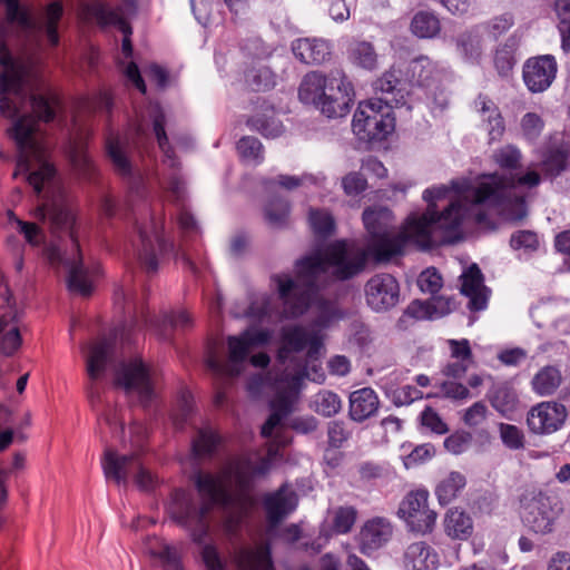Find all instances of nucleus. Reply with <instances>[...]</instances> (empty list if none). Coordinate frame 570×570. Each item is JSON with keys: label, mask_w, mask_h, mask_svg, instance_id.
Wrapping results in <instances>:
<instances>
[{"label": "nucleus", "mask_w": 570, "mask_h": 570, "mask_svg": "<svg viewBox=\"0 0 570 570\" xmlns=\"http://www.w3.org/2000/svg\"><path fill=\"white\" fill-rule=\"evenodd\" d=\"M6 4L7 21L0 24V114L11 119L9 137L16 142L20 157L14 177L23 175L40 195L56 185V169L48 159V146L38 120L46 122L55 118L51 102L38 95H28L24 86V70L11 56L4 42L6 24H17L31 40L40 46L46 39L50 47L59 43L58 23L63 8L60 1H52L37 14L30 17L20 9L18 0H0Z\"/></svg>", "instance_id": "nucleus-1"}, {"label": "nucleus", "mask_w": 570, "mask_h": 570, "mask_svg": "<svg viewBox=\"0 0 570 570\" xmlns=\"http://www.w3.org/2000/svg\"><path fill=\"white\" fill-rule=\"evenodd\" d=\"M323 383L325 374L320 366L306 365L303 371H283L275 375L273 387L275 395L271 401L272 413L262 426L264 438H273L266 456L258 452L244 453L233 458L218 475L198 472L194 483L200 502L185 490H175L167 503L169 518L188 531L191 540L203 544L209 533V513L215 504L228 505L233 494L248 493L255 479L265 476L278 455V448L285 446L291 439L285 435L284 420L294 411L304 379Z\"/></svg>", "instance_id": "nucleus-2"}, {"label": "nucleus", "mask_w": 570, "mask_h": 570, "mask_svg": "<svg viewBox=\"0 0 570 570\" xmlns=\"http://www.w3.org/2000/svg\"><path fill=\"white\" fill-rule=\"evenodd\" d=\"M364 226L368 233L365 247L345 240L330 245L325 252L299 261L296 265V278L288 275H275L279 298L286 317L302 315L308 306L316 304L325 316L318 325H325L332 314V304L320 293L331 282L346 281L360 274L372 257L376 263H387L402 253L406 243L415 240L406 235L409 218L401 232H397L392 212L384 206H374L363 212Z\"/></svg>", "instance_id": "nucleus-3"}, {"label": "nucleus", "mask_w": 570, "mask_h": 570, "mask_svg": "<svg viewBox=\"0 0 570 570\" xmlns=\"http://www.w3.org/2000/svg\"><path fill=\"white\" fill-rule=\"evenodd\" d=\"M478 180H452L451 185L428 188L423 199L428 203L423 214H411L406 235H410L421 248L452 243L459 238L461 225L468 214V205H484L471 195Z\"/></svg>", "instance_id": "nucleus-4"}, {"label": "nucleus", "mask_w": 570, "mask_h": 570, "mask_svg": "<svg viewBox=\"0 0 570 570\" xmlns=\"http://www.w3.org/2000/svg\"><path fill=\"white\" fill-rule=\"evenodd\" d=\"M32 216L40 222L48 219L53 230L68 235L69 248L62 253L58 247H51L48 253L49 259L52 264H61L67 268V285L70 292L89 296L94 291L98 267H87L82 262L71 210L60 199L46 200L32 210Z\"/></svg>", "instance_id": "nucleus-5"}, {"label": "nucleus", "mask_w": 570, "mask_h": 570, "mask_svg": "<svg viewBox=\"0 0 570 570\" xmlns=\"http://www.w3.org/2000/svg\"><path fill=\"white\" fill-rule=\"evenodd\" d=\"M541 177L537 171H528L523 175H483L478 179V186L472 189V196L476 202L487 203L510 220L523 219L528 212L522 187L539 185Z\"/></svg>", "instance_id": "nucleus-6"}, {"label": "nucleus", "mask_w": 570, "mask_h": 570, "mask_svg": "<svg viewBox=\"0 0 570 570\" xmlns=\"http://www.w3.org/2000/svg\"><path fill=\"white\" fill-rule=\"evenodd\" d=\"M148 117L153 124V131L157 139L158 146L164 154V165L171 169V173L164 174L158 178L159 186L164 188L173 202H175L179 208L177 214L178 225L181 230L186 233L197 232V224L194 216L185 208V183L179 176L178 160L169 146L168 137L165 130L166 117L158 104H153L148 108Z\"/></svg>", "instance_id": "nucleus-7"}, {"label": "nucleus", "mask_w": 570, "mask_h": 570, "mask_svg": "<svg viewBox=\"0 0 570 570\" xmlns=\"http://www.w3.org/2000/svg\"><path fill=\"white\" fill-rule=\"evenodd\" d=\"M115 384L144 407L157 397L158 376L139 357L122 361L115 367Z\"/></svg>", "instance_id": "nucleus-8"}, {"label": "nucleus", "mask_w": 570, "mask_h": 570, "mask_svg": "<svg viewBox=\"0 0 570 570\" xmlns=\"http://www.w3.org/2000/svg\"><path fill=\"white\" fill-rule=\"evenodd\" d=\"M271 338L266 331L246 330L237 336H228V354L226 360H219L212 354L207 367L216 375L234 377L242 373L253 348L265 345Z\"/></svg>", "instance_id": "nucleus-9"}, {"label": "nucleus", "mask_w": 570, "mask_h": 570, "mask_svg": "<svg viewBox=\"0 0 570 570\" xmlns=\"http://www.w3.org/2000/svg\"><path fill=\"white\" fill-rule=\"evenodd\" d=\"M102 470L106 479L117 484L127 485L130 478L141 491H151L158 479L147 470L136 453L118 454L112 449H106L102 458Z\"/></svg>", "instance_id": "nucleus-10"}, {"label": "nucleus", "mask_w": 570, "mask_h": 570, "mask_svg": "<svg viewBox=\"0 0 570 570\" xmlns=\"http://www.w3.org/2000/svg\"><path fill=\"white\" fill-rule=\"evenodd\" d=\"M392 108L382 99L360 102L352 120L353 132L363 141H381L394 130Z\"/></svg>", "instance_id": "nucleus-11"}, {"label": "nucleus", "mask_w": 570, "mask_h": 570, "mask_svg": "<svg viewBox=\"0 0 570 570\" xmlns=\"http://www.w3.org/2000/svg\"><path fill=\"white\" fill-rule=\"evenodd\" d=\"M22 311L8 286H0V355H14L22 344Z\"/></svg>", "instance_id": "nucleus-12"}, {"label": "nucleus", "mask_w": 570, "mask_h": 570, "mask_svg": "<svg viewBox=\"0 0 570 570\" xmlns=\"http://www.w3.org/2000/svg\"><path fill=\"white\" fill-rule=\"evenodd\" d=\"M428 500V490L419 489L409 492L400 503L397 513L413 532L425 534L434 528L436 512L429 508Z\"/></svg>", "instance_id": "nucleus-13"}, {"label": "nucleus", "mask_w": 570, "mask_h": 570, "mask_svg": "<svg viewBox=\"0 0 570 570\" xmlns=\"http://www.w3.org/2000/svg\"><path fill=\"white\" fill-rule=\"evenodd\" d=\"M106 151L115 171L128 180L130 193L142 197L145 194L144 178L132 166L129 156L131 145L128 139H121L118 136L109 134L106 137Z\"/></svg>", "instance_id": "nucleus-14"}, {"label": "nucleus", "mask_w": 570, "mask_h": 570, "mask_svg": "<svg viewBox=\"0 0 570 570\" xmlns=\"http://www.w3.org/2000/svg\"><path fill=\"white\" fill-rule=\"evenodd\" d=\"M364 297L366 305L372 311L387 312L400 301V284L392 274H374L364 285Z\"/></svg>", "instance_id": "nucleus-15"}, {"label": "nucleus", "mask_w": 570, "mask_h": 570, "mask_svg": "<svg viewBox=\"0 0 570 570\" xmlns=\"http://www.w3.org/2000/svg\"><path fill=\"white\" fill-rule=\"evenodd\" d=\"M91 11L100 24L117 27L124 33L121 49L127 58L130 57L132 53L130 40L132 30L127 20L136 11L135 0H122L116 8L97 3L92 7Z\"/></svg>", "instance_id": "nucleus-16"}, {"label": "nucleus", "mask_w": 570, "mask_h": 570, "mask_svg": "<svg viewBox=\"0 0 570 570\" xmlns=\"http://www.w3.org/2000/svg\"><path fill=\"white\" fill-rule=\"evenodd\" d=\"M568 417L567 407L554 401H544L532 406L527 414V425L531 433L549 435L559 431Z\"/></svg>", "instance_id": "nucleus-17"}, {"label": "nucleus", "mask_w": 570, "mask_h": 570, "mask_svg": "<svg viewBox=\"0 0 570 570\" xmlns=\"http://www.w3.org/2000/svg\"><path fill=\"white\" fill-rule=\"evenodd\" d=\"M327 94L318 105V109L328 118L344 117L353 102V87L351 82L336 71L330 75Z\"/></svg>", "instance_id": "nucleus-18"}, {"label": "nucleus", "mask_w": 570, "mask_h": 570, "mask_svg": "<svg viewBox=\"0 0 570 570\" xmlns=\"http://www.w3.org/2000/svg\"><path fill=\"white\" fill-rule=\"evenodd\" d=\"M83 350L88 352L86 361V370L90 379L88 396L94 402L99 397L96 381L105 374L107 366L114 361L115 342L111 338H101Z\"/></svg>", "instance_id": "nucleus-19"}, {"label": "nucleus", "mask_w": 570, "mask_h": 570, "mask_svg": "<svg viewBox=\"0 0 570 570\" xmlns=\"http://www.w3.org/2000/svg\"><path fill=\"white\" fill-rule=\"evenodd\" d=\"M297 497L286 485L269 493L264 499V509L267 517L266 534L269 538L276 535L277 527L283 519L296 509Z\"/></svg>", "instance_id": "nucleus-20"}, {"label": "nucleus", "mask_w": 570, "mask_h": 570, "mask_svg": "<svg viewBox=\"0 0 570 570\" xmlns=\"http://www.w3.org/2000/svg\"><path fill=\"white\" fill-rule=\"evenodd\" d=\"M307 348V357L316 361L321 354V337L314 331L302 326L286 327L283 331V346L279 350V357L287 358L292 352H301Z\"/></svg>", "instance_id": "nucleus-21"}, {"label": "nucleus", "mask_w": 570, "mask_h": 570, "mask_svg": "<svg viewBox=\"0 0 570 570\" xmlns=\"http://www.w3.org/2000/svg\"><path fill=\"white\" fill-rule=\"evenodd\" d=\"M521 519L523 524L534 533L546 534L552 531L553 515L548 498L535 495L521 501Z\"/></svg>", "instance_id": "nucleus-22"}, {"label": "nucleus", "mask_w": 570, "mask_h": 570, "mask_svg": "<svg viewBox=\"0 0 570 570\" xmlns=\"http://www.w3.org/2000/svg\"><path fill=\"white\" fill-rule=\"evenodd\" d=\"M557 62L553 56L546 55L529 59L523 67V79L532 92H542L553 82L557 75Z\"/></svg>", "instance_id": "nucleus-23"}, {"label": "nucleus", "mask_w": 570, "mask_h": 570, "mask_svg": "<svg viewBox=\"0 0 570 570\" xmlns=\"http://www.w3.org/2000/svg\"><path fill=\"white\" fill-rule=\"evenodd\" d=\"M161 227L153 223L151 233L139 229L140 247L138 249V259L146 273L153 274L158 269V254L167 250V243L161 236Z\"/></svg>", "instance_id": "nucleus-24"}, {"label": "nucleus", "mask_w": 570, "mask_h": 570, "mask_svg": "<svg viewBox=\"0 0 570 570\" xmlns=\"http://www.w3.org/2000/svg\"><path fill=\"white\" fill-rule=\"evenodd\" d=\"M461 293L469 297L468 307L471 311H482L487 307V287L483 275L476 264H472L461 275Z\"/></svg>", "instance_id": "nucleus-25"}, {"label": "nucleus", "mask_w": 570, "mask_h": 570, "mask_svg": "<svg viewBox=\"0 0 570 570\" xmlns=\"http://www.w3.org/2000/svg\"><path fill=\"white\" fill-rule=\"evenodd\" d=\"M380 406V400L371 387L353 391L348 397V416L352 421L362 423L374 416Z\"/></svg>", "instance_id": "nucleus-26"}, {"label": "nucleus", "mask_w": 570, "mask_h": 570, "mask_svg": "<svg viewBox=\"0 0 570 570\" xmlns=\"http://www.w3.org/2000/svg\"><path fill=\"white\" fill-rule=\"evenodd\" d=\"M393 529L391 523L384 518H374L368 520L360 532V544L364 553L381 548L386 543Z\"/></svg>", "instance_id": "nucleus-27"}, {"label": "nucleus", "mask_w": 570, "mask_h": 570, "mask_svg": "<svg viewBox=\"0 0 570 570\" xmlns=\"http://www.w3.org/2000/svg\"><path fill=\"white\" fill-rule=\"evenodd\" d=\"M455 306V301L452 297L438 296L426 302H412L405 309V314L416 320H433L450 314Z\"/></svg>", "instance_id": "nucleus-28"}, {"label": "nucleus", "mask_w": 570, "mask_h": 570, "mask_svg": "<svg viewBox=\"0 0 570 570\" xmlns=\"http://www.w3.org/2000/svg\"><path fill=\"white\" fill-rule=\"evenodd\" d=\"M474 106L480 114L482 127L488 132L490 140H498L504 132V121L498 106L487 96L480 95Z\"/></svg>", "instance_id": "nucleus-29"}, {"label": "nucleus", "mask_w": 570, "mask_h": 570, "mask_svg": "<svg viewBox=\"0 0 570 570\" xmlns=\"http://www.w3.org/2000/svg\"><path fill=\"white\" fill-rule=\"evenodd\" d=\"M292 50L297 59L307 65L322 63L331 56V46L323 39H297Z\"/></svg>", "instance_id": "nucleus-30"}, {"label": "nucleus", "mask_w": 570, "mask_h": 570, "mask_svg": "<svg viewBox=\"0 0 570 570\" xmlns=\"http://www.w3.org/2000/svg\"><path fill=\"white\" fill-rule=\"evenodd\" d=\"M330 76L324 77L318 72L307 73L299 86L298 97L302 102L314 105L316 108L327 94Z\"/></svg>", "instance_id": "nucleus-31"}, {"label": "nucleus", "mask_w": 570, "mask_h": 570, "mask_svg": "<svg viewBox=\"0 0 570 570\" xmlns=\"http://www.w3.org/2000/svg\"><path fill=\"white\" fill-rule=\"evenodd\" d=\"M438 563L436 552L423 541L410 544L405 551V564L412 570H435Z\"/></svg>", "instance_id": "nucleus-32"}, {"label": "nucleus", "mask_w": 570, "mask_h": 570, "mask_svg": "<svg viewBox=\"0 0 570 570\" xmlns=\"http://www.w3.org/2000/svg\"><path fill=\"white\" fill-rule=\"evenodd\" d=\"M401 83L402 81L395 70L386 71L376 80L375 89L382 94L379 99H382L384 106L394 108L405 102L403 90L400 88Z\"/></svg>", "instance_id": "nucleus-33"}, {"label": "nucleus", "mask_w": 570, "mask_h": 570, "mask_svg": "<svg viewBox=\"0 0 570 570\" xmlns=\"http://www.w3.org/2000/svg\"><path fill=\"white\" fill-rule=\"evenodd\" d=\"M456 50L464 61L478 63L482 56L481 28L476 27L461 33L456 38Z\"/></svg>", "instance_id": "nucleus-34"}, {"label": "nucleus", "mask_w": 570, "mask_h": 570, "mask_svg": "<svg viewBox=\"0 0 570 570\" xmlns=\"http://www.w3.org/2000/svg\"><path fill=\"white\" fill-rule=\"evenodd\" d=\"M239 566L243 570H273L269 546L259 544L254 549L243 550Z\"/></svg>", "instance_id": "nucleus-35"}, {"label": "nucleus", "mask_w": 570, "mask_h": 570, "mask_svg": "<svg viewBox=\"0 0 570 570\" xmlns=\"http://www.w3.org/2000/svg\"><path fill=\"white\" fill-rule=\"evenodd\" d=\"M448 535L465 540L472 534L473 525L471 518L458 509L450 510L444 520Z\"/></svg>", "instance_id": "nucleus-36"}, {"label": "nucleus", "mask_w": 570, "mask_h": 570, "mask_svg": "<svg viewBox=\"0 0 570 570\" xmlns=\"http://www.w3.org/2000/svg\"><path fill=\"white\" fill-rule=\"evenodd\" d=\"M68 156L75 169L83 177L90 179L95 173V167L87 154L86 142L82 138H77L69 142Z\"/></svg>", "instance_id": "nucleus-37"}, {"label": "nucleus", "mask_w": 570, "mask_h": 570, "mask_svg": "<svg viewBox=\"0 0 570 570\" xmlns=\"http://www.w3.org/2000/svg\"><path fill=\"white\" fill-rule=\"evenodd\" d=\"M465 476L452 471L443 478L435 488V494L441 504H448L456 498L459 492L465 487Z\"/></svg>", "instance_id": "nucleus-38"}, {"label": "nucleus", "mask_w": 570, "mask_h": 570, "mask_svg": "<svg viewBox=\"0 0 570 570\" xmlns=\"http://www.w3.org/2000/svg\"><path fill=\"white\" fill-rule=\"evenodd\" d=\"M348 59L353 65L372 70L376 67L377 55L368 41H354L348 48Z\"/></svg>", "instance_id": "nucleus-39"}, {"label": "nucleus", "mask_w": 570, "mask_h": 570, "mask_svg": "<svg viewBox=\"0 0 570 570\" xmlns=\"http://www.w3.org/2000/svg\"><path fill=\"white\" fill-rule=\"evenodd\" d=\"M440 30V20L432 12L419 11L412 18L411 31L419 38H434L439 35Z\"/></svg>", "instance_id": "nucleus-40"}, {"label": "nucleus", "mask_w": 570, "mask_h": 570, "mask_svg": "<svg viewBox=\"0 0 570 570\" xmlns=\"http://www.w3.org/2000/svg\"><path fill=\"white\" fill-rule=\"evenodd\" d=\"M490 400L492 406L507 417L514 413L519 406L517 392L508 385L497 386Z\"/></svg>", "instance_id": "nucleus-41"}, {"label": "nucleus", "mask_w": 570, "mask_h": 570, "mask_svg": "<svg viewBox=\"0 0 570 570\" xmlns=\"http://www.w3.org/2000/svg\"><path fill=\"white\" fill-rule=\"evenodd\" d=\"M561 384V373L553 366L540 370L532 380L533 390L541 396L553 394Z\"/></svg>", "instance_id": "nucleus-42"}, {"label": "nucleus", "mask_w": 570, "mask_h": 570, "mask_svg": "<svg viewBox=\"0 0 570 570\" xmlns=\"http://www.w3.org/2000/svg\"><path fill=\"white\" fill-rule=\"evenodd\" d=\"M312 409L324 417H332L342 410V400L335 392L322 390L314 395Z\"/></svg>", "instance_id": "nucleus-43"}, {"label": "nucleus", "mask_w": 570, "mask_h": 570, "mask_svg": "<svg viewBox=\"0 0 570 570\" xmlns=\"http://www.w3.org/2000/svg\"><path fill=\"white\" fill-rule=\"evenodd\" d=\"M8 222L9 224L14 225L18 233L24 237L29 245L39 246L42 244L45 235L42 229L36 223L24 222L17 217L11 210L8 212Z\"/></svg>", "instance_id": "nucleus-44"}, {"label": "nucleus", "mask_w": 570, "mask_h": 570, "mask_svg": "<svg viewBox=\"0 0 570 570\" xmlns=\"http://www.w3.org/2000/svg\"><path fill=\"white\" fill-rule=\"evenodd\" d=\"M247 85L255 91L267 90L274 87L275 76L266 66L253 67L245 73Z\"/></svg>", "instance_id": "nucleus-45"}, {"label": "nucleus", "mask_w": 570, "mask_h": 570, "mask_svg": "<svg viewBox=\"0 0 570 570\" xmlns=\"http://www.w3.org/2000/svg\"><path fill=\"white\" fill-rule=\"evenodd\" d=\"M218 443L219 438L210 428L200 429L191 443L193 453L197 458L210 455Z\"/></svg>", "instance_id": "nucleus-46"}, {"label": "nucleus", "mask_w": 570, "mask_h": 570, "mask_svg": "<svg viewBox=\"0 0 570 570\" xmlns=\"http://www.w3.org/2000/svg\"><path fill=\"white\" fill-rule=\"evenodd\" d=\"M289 217V204L284 199L271 200L265 207V218L273 228L285 226Z\"/></svg>", "instance_id": "nucleus-47"}, {"label": "nucleus", "mask_w": 570, "mask_h": 570, "mask_svg": "<svg viewBox=\"0 0 570 570\" xmlns=\"http://www.w3.org/2000/svg\"><path fill=\"white\" fill-rule=\"evenodd\" d=\"M499 433L502 443L510 450H521L525 445L523 431L513 424L500 423Z\"/></svg>", "instance_id": "nucleus-48"}, {"label": "nucleus", "mask_w": 570, "mask_h": 570, "mask_svg": "<svg viewBox=\"0 0 570 570\" xmlns=\"http://www.w3.org/2000/svg\"><path fill=\"white\" fill-rule=\"evenodd\" d=\"M326 432L328 446L333 449L342 448L352 435V431L342 420L330 421L326 426Z\"/></svg>", "instance_id": "nucleus-49"}, {"label": "nucleus", "mask_w": 570, "mask_h": 570, "mask_svg": "<svg viewBox=\"0 0 570 570\" xmlns=\"http://www.w3.org/2000/svg\"><path fill=\"white\" fill-rule=\"evenodd\" d=\"M435 70L433 61L429 57H419L411 61L410 71L412 78L421 86H425L432 79Z\"/></svg>", "instance_id": "nucleus-50"}, {"label": "nucleus", "mask_w": 570, "mask_h": 570, "mask_svg": "<svg viewBox=\"0 0 570 570\" xmlns=\"http://www.w3.org/2000/svg\"><path fill=\"white\" fill-rule=\"evenodd\" d=\"M250 126L259 131L263 136L267 138H276L279 137L283 131L284 127L282 122L275 118L274 116L271 117H254L249 120Z\"/></svg>", "instance_id": "nucleus-51"}, {"label": "nucleus", "mask_w": 570, "mask_h": 570, "mask_svg": "<svg viewBox=\"0 0 570 570\" xmlns=\"http://www.w3.org/2000/svg\"><path fill=\"white\" fill-rule=\"evenodd\" d=\"M237 150L244 159L255 164L262 163L264 158L263 145L255 137H243L237 144Z\"/></svg>", "instance_id": "nucleus-52"}, {"label": "nucleus", "mask_w": 570, "mask_h": 570, "mask_svg": "<svg viewBox=\"0 0 570 570\" xmlns=\"http://www.w3.org/2000/svg\"><path fill=\"white\" fill-rule=\"evenodd\" d=\"M308 220L313 232L320 236H328L334 229V219L326 210L311 209Z\"/></svg>", "instance_id": "nucleus-53"}, {"label": "nucleus", "mask_w": 570, "mask_h": 570, "mask_svg": "<svg viewBox=\"0 0 570 570\" xmlns=\"http://www.w3.org/2000/svg\"><path fill=\"white\" fill-rule=\"evenodd\" d=\"M194 412V401L189 392H183L178 399L177 406L171 419L176 429H183L184 423L189 420Z\"/></svg>", "instance_id": "nucleus-54"}, {"label": "nucleus", "mask_w": 570, "mask_h": 570, "mask_svg": "<svg viewBox=\"0 0 570 570\" xmlns=\"http://www.w3.org/2000/svg\"><path fill=\"white\" fill-rule=\"evenodd\" d=\"M307 181H312V177L308 175L291 176V175H278L274 179H267L264 181L266 189L273 190L276 186H279L286 190H294Z\"/></svg>", "instance_id": "nucleus-55"}, {"label": "nucleus", "mask_w": 570, "mask_h": 570, "mask_svg": "<svg viewBox=\"0 0 570 570\" xmlns=\"http://www.w3.org/2000/svg\"><path fill=\"white\" fill-rule=\"evenodd\" d=\"M357 472L362 481L370 482L386 478L390 473V469L387 464L365 461L357 465Z\"/></svg>", "instance_id": "nucleus-56"}, {"label": "nucleus", "mask_w": 570, "mask_h": 570, "mask_svg": "<svg viewBox=\"0 0 570 570\" xmlns=\"http://www.w3.org/2000/svg\"><path fill=\"white\" fill-rule=\"evenodd\" d=\"M356 510L353 507H341L335 511L333 527L337 533H347L356 521Z\"/></svg>", "instance_id": "nucleus-57"}, {"label": "nucleus", "mask_w": 570, "mask_h": 570, "mask_svg": "<svg viewBox=\"0 0 570 570\" xmlns=\"http://www.w3.org/2000/svg\"><path fill=\"white\" fill-rule=\"evenodd\" d=\"M419 288L429 294H435L442 287V277L435 268H426L417 278Z\"/></svg>", "instance_id": "nucleus-58"}, {"label": "nucleus", "mask_w": 570, "mask_h": 570, "mask_svg": "<svg viewBox=\"0 0 570 570\" xmlns=\"http://www.w3.org/2000/svg\"><path fill=\"white\" fill-rule=\"evenodd\" d=\"M510 244L513 249L535 250L539 246V240L535 233L519 230L511 236Z\"/></svg>", "instance_id": "nucleus-59"}, {"label": "nucleus", "mask_w": 570, "mask_h": 570, "mask_svg": "<svg viewBox=\"0 0 570 570\" xmlns=\"http://www.w3.org/2000/svg\"><path fill=\"white\" fill-rule=\"evenodd\" d=\"M494 159L500 167L513 169L520 165L521 154L515 147L505 146L494 154Z\"/></svg>", "instance_id": "nucleus-60"}, {"label": "nucleus", "mask_w": 570, "mask_h": 570, "mask_svg": "<svg viewBox=\"0 0 570 570\" xmlns=\"http://www.w3.org/2000/svg\"><path fill=\"white\" fill-rule=\"evenodd\" d=\"M342 187L346 195L356 196L366 189L367 181L363 174L352 171L343 177Z\"/></svg>", "instance_id": "nucleus-61"}, {"label": "nucleus", "mask_w": 570, "mask_h": 570, "mask_svg": "<svg viewBox=\"0 0 570 570\" xmlns=\"http://www.w3.org/2000/svg\"><path fill=\"white\" fill-rule=\"evenodd\" d=\"M514 23V18L511 13H503L501 16H498L493 18L491 21H489L484 29L494 38L497 39L504 32H507Z\"/></svg>", "instance_id": "nucleus-62"}, {"label": "nucleus", "mask_w": 570, "mask_h": 570, "mask_svg": "<svg viewBox=\"0 0 570 570\" xmlns=\"http://www.w3.org/2000/svg\"><path fill=\"white\" fill-rule=\"evenodd\" d=\"M523 135L529 139H535L543 129L542 119L534 112H528L521 120Z\"/></svg>", "instance_id": "nucleus-63"}, {"label": "nucleus", "mask_w": 570, "mask_h": 570, "mask_svg": "<svg viewBox=\"0 0 570 570\" xmlns=\"http://www.w3.org/2000/svg\"><path fill=\"white\" fill-rule=\"evenodd\" d=\"M421 423L434 433L444 434L448 432V425L432 407H426L421 413Z\"/></svg>", "instance_id": "nucleus-64"}]
</instances>
